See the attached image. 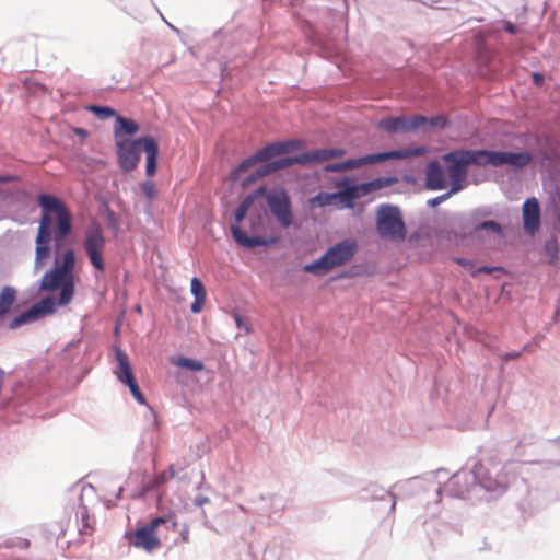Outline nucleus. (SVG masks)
Returning <instances> with one entry per match:
<instances>
[{
	"label": "nucleus",
	"instance_id": "1",
	"mask_svg": "<svg viewBox=\"0 0 560 560\" xmlns=\"http://www.w3.org/2000/svg\"><path fill=\"white\" fill-rule=\"evenodd\" d=\"M304 142L301 140H288L283 142H273L270 143L262 149L258 150L254 155L244 160L230 175L232 182H241L243 187L249 185L250 183L265 177L273 172L279 170H283L293 164H312V163H320L328 161L330 159L342 156L346 151L343 149H317L314 151L305 152L299 154L293 158H282L276 161H272L259 168L255 172L248 174L243 177V175L248 172V170L259 162H266L271 160L275 156L290 153L295 150L302 149Z\"/></svg>",
	"mask_w": 560,
	"mask_h": 560
},
{
	"label": "nucleus",
	"instance_id": "2",
	"mask_svg": "<svg viewBox=\"0 0 560 560\" xmlns=\"http://www.w3.org/2000/svg\"><path fill=\"white\" fill-rule=\"evenodd\" d=\"M37 203L40 208L39 225L36 234L35 268H42L50 256V242L56 246L72 233V213L60 198L39 194Z\"/></svg>",
	"mask_w": 560,
	"mask_h": 560
},
{
	"label": "nucleus",
	"instance_id": "3",
	"mask_svg": "<svg viewBox=\"0 0 560 560\" xmlns=\"http://www.w3.org/2000/svg\"><path fill=\"white\" fill-rule=\"evenodd\" d=\"M75 254L71 248L66 249L61 255V262L46 271L40 280L39 290L52 292L60 288L58 300L59 305H68L74 295Z\"/></svg>",
	"mask_w": 560,
	"mask_h": 560
},
{
	"label": "nucleus",
	"instance_id": "4",
	"mask_svg": "<svg viewBox=\"0 0 560 560\" xmlns=\"http://www.w3.org/2000/svg\"><path fill=\"white\" fill-rule=\"evenodd\" d=\"M116 147L119 166L125 172H131L138 166L142 147L147 154L145 173L150 177L155 174L159 145L152 137H142L137 140H117Z\"/></svg>",
	"mask_w": 560,
	"mask_h": 560
},
{
	"label": "nucleus",
	"instance_id": "5",
	"mask_svg": "<svg viewBox=\"0 0 560 560\" xmlns=\"http://www.w3.org/2000/svg\"><path fill=\"white\" fill-rule=\"evenodd\" d=\"M358 244L353 238H346L329 247L317 260L304 266V271L314 275H326L332 269L349 262L355 255Z\"/></svg>",
	"mask_w": 560,
	"mask_h": 560
},
{
	"label": "nucleus",
	"instance_id": "6",
	"mask_svg": "<svg viewBox=\"0 0 560 560\" xmlns=\"http://www.w3.org/2000/svg\"><path fill=\"white\" fill-rule=\"evenodd\" d=\"M442 160L447 165V174L452 183L451 192H457L463 188L470 164L485 166L482 150H457L444 154Z\"/></svg>",
	"mask_w": 560,
	"mask_h": 560
},
{
	"label": "nucleus",
	"instance_id": "7",
	"mask_svg": "<svg viewBox=\"0 0 560 560\" xmlns=\"http://www.w3.org/2000/svg\"><path fill=\"white\" fill-rule=\"evenodd\" d=\"M376 229L382 238L392 242H402L407 236L405 222L396 206L381 205L377 208Z\"/></svg>",
	"mask_w": 560,
	"mask_h": 560
},
{
	"label": "nucleus",
	"instance_id": "8",
	"mask_svg": "<svg viewBox=\"0 0 560 560\" xmlns=\"http://www.w3.org/2000/svg\"><path fill=\"white\" fill-rule=\"evenodd\" d=\"M172 522V527L175 529L177 521L174 514L165 516H159L150 521L144 526L137 528L133 532L127 533L126 538L128 542L138 549H143L147 552H152L161 546V540L156 534L158 528L167 523Z\"/></svg>",
	"mask_w": 560,
	"mask_h": 560
},
{
	"label": "nucleus",
	"instance_id": "9",
	"mask_svg": "<svg viewBox=\"0 0 560 560\" xmlns=\"http://www.w3.org/2000/svg\"><path fill=\"white\" fill-rule=\"evenodd\" d=\"M397 182L396 178L393 177H378L371 182L358 184V185H348L347 182L338 184V187L342 188L341 190L335 192L337 200H339L343 206L348 209H352L354 207L353 201L355 199L365 197L371 195L377 190L389 187Z\"/></svg>",
	"mask_w": 560,
	"mask_h": 560
},
{
	"label": "nucleus",
	"instance_id": "10",
	"mask_svg": "<svg viewBox=\"0 0 560 560\" xmlns=\"http://www.w3.org/2000/svg\"><path fill=\"white\" fill-rule=\"evenodd\" d=\"M257 196H264L266 202L276 218L277 222L284 229H288L293 223L292 202L289 194L283 188H276L266 190L260 187L256 190Z\"/></svg>",
	"mask_w": 560,
	"mask_h": 560
},
{
	"label": "nucleus",
	"instance_id": "11",
	"mask_svg": "<svg viewBox=\"0 0 560 560\" xmlns=\"http://www.w3.org/2000/svg\"><path fill=\"white\" fill-rule=\"evenodd\" d=\"M424 148H417L411 153L406 151H389L385 153L368 154L358 159H349L343 162L328 164L325 167L327 172H342L347 170L359 168L363 165L375 164L389 159H402L409 155H420L424 153Z\"/></svg>",
	"mask_w": 560,
	"mask_h": 560
},
{
	"label": "nucleus",
	"instance_id": "12",
	"mask_svg": "<svg viewBox=\"0 0 560 560\" xmlns=\"http://www.w3.org/2000/svg\"><path fill=\"white\" fill-rule=\"evenodd\" d=\"M105 247L106 238L103 229L98 223L91 224L84 233L83 248L91 265L101 272L105 270Z\"/></svg>",
	"mask_w": 560,
	"mask_h": 560
},
{
	"label": "nucleus",
	"instance_id": "13",
	"mask_svg": "<svg viewBox=\"0 0 560 560\" xmlns=\"http://www.w3.org/2000/svg\"><path fill=\"white\" fill-rule=\"evenodd\" d=\"M257 197L256 191L253 195H248L244 200L240 203L235 211V223L231 226V233L234 241L242 247L245 248H254L256 246H265L268 242L259 236H248L246 233L242 231L240 228V223L246 217L249 208L252 207L254 199Z\"/></svg>",
	"mask_w": 560,
	"mask_h": 560
},
{
	"label": "nucleus",
	"instance_id": "14",
	"mask_svg": "<svg viewBox=\"0 0 560 560\" xmlns=\"http://www.w3.org/2000/svg\"><path fill=\"white\" fill-rule=\"evenodd\" d=\"M116 360L118 362V371H116L117 378L125 385H127L130 389V393L135 397V399L141 404L145 405V397L141 393L137 380L131 370L129 358L125 351L120 348H115Z\"/></svg>",
	"mask_w": 560,
	"mask_h": 560
},
{
	"label": "nucleus",
	"instance_id": "15",
	"mask_svg": "<svg viewBox=\"0 0 560 560\" xmlns=\"http://www.w3.org/2000/svg\"><path fill=\"white\" fill-rule=\"evenodd\" d=\"M486 165L502 166L511 165L517 168L528 165L533 156L529 152H500L482 150Z\"/></svg>",
	"mask_w": 560,
	"mask_h": 560
},
{
	"label": "nucleus",
	"instance_id": "16",
	"mask_svg": "<svg viewBox=\"0 0 560 560\" xmlns=\"http://www.w3.org/2000/svg\"><path fill=\"white\" fill-rule=\"evenodd\" d=\"M56 311V302L52 298L47 296L44 298L38 303L34 304L31 308L27 311L21 313L16 317H14L10 324L9 327L11 329H15L24 324L35 322L46 315L54 314Z\"/></svg>",
	"mask_w": 560,
	"mask_h": 560
},
{
	"label": "nucleus",
	"instance_id": "17",
	"mask_svg": "<svg viewBox=\"0 0 560 560\" xmlns=\"http://www.w3.org/2000/svg\"><path fill=\"white\" fill-rule=\"evenodd\" d=\"M427 117L424 116H413V117H389L380 120L378 128L385 130L389 133L394 132H406V131H415L427 122Z\"/></svg>",
	"mask_w": 560,
	"mask_h": 560
},
{
	"label": "nucleus",
	"instance_id": "18",
	"mask_svg": "<svg viewBox=\"0 0 560 560\" xmlns=\"http://www.w3.org/2000/svg\"><path fill=\"white\" fill-rule=\"evenodd\" d=\"M524 231L534 236L540 228V206L536 198H528L523 205Z\"/></svg>",
	"mask_w": 560,
	"mask_h": 560
},
{
	"label": "nucleus",
	"instance_id": "19",
	"mask_svg": "<svg viewBox=\"0 0 560 560\" xmlns=\"http://www.w3.org/2000/svg\"><path fill=\"white\" fill-rule=\"evenodd\" d=\"M75 527L81 541H84L86 537H91L95 532V520L90 515L84 504L80 505L75 513Z\"/></svg>",
	"mask_w": 560,
	"mask_h": 560
},
{
	"label": "nucleus",
	"instance_id": "20",
	"mask_svg": "<svg viewBox=\"0 0 560 560\" xmlns=\"http://www.w3.org/2000/svg\"><path fill=\"white\" fill-rule=\"evenodd\" d=\"M425 184L430 189L445 188L444 171L438 161H432L427 166Z\"/></svg>",
	"mask_w": 560,
	"mask_h": 560
},
{
	"label": "nucleus",
	"instance_id": "21",
	"mask_svg": "<svg viewBox=\"0 0 560 560\" xmlns=\"http://www.w3.org/2000/svg\"><path fill=\"white\" fill-rule=\"evenodd\" d=\"M139 131V125L129 118L116 116L114 133L117 140H121L122 136H133Z\"/></svg>",
	"mask_w": 560,
	"mask_h": 560
},
{
	"label": "nucleus",
	"instance_id": "22",
	"mask_svg": "<svg viewBox=\"0 0 560 560\" xmlns=\"http://www.w3.org/2000/svg\"><path fill=\"white\" fill-rule=\"evenodd\" d=\"M190 290L195 296V301L190 306L191 312L195 314L200 313L206 302V290L200 279L197 277L191 279Z\"/></svg>",
	"mask_w": 560,
	"mask_h": 560
},
{
	"label": "nucleus",
	"instance_id": "23",
	"mask_svg": "<svg viewBox=\"0 0 560 560\" xmlns=\"http://www.w3.org/2000/svg\"><path fill=\"white\" fill-rule=\"evenodd\" d=\"M16 300V291L12 287H4L0 292V318L4 317Z\"/></svg>",
	"mask_w": 560,
	"mask_h": 560
},
{
	"label": "nucleus",
	"instance_id": "24",
	"mask_svg": "<svg viewBox=\"0 0 560 560\" xmlns=\"http://www.w3.org/2000/svg\"><path fill=\"white\" fill-rule=\"evenodd\" d=\"M544 253L549 257V262L556 265L559 260V245L556 237L547 240L544 244Z\"/></svg>",
	"mask_w": 560,
	"mask_h": 560
},
{
	"label": "nucleus",
	"instance_id": "25",
	"mask_svg": "<svg viewBox=\"0 0 560 560\" xmlns=\"http://www.w3.org/2000/svg\"><path fill=\"white\" fill-rule=\"evenodd\" d=\"M172 362L177 366H180L183 369H187L190 371H201L205 368L202 362L195 360V359L186 358V357H178L177 359L173 360Z\"/></svg>",
	"mask_w": 560,
	"mask_h": 560
},
{
	"label": "nucleus",
	"instance_id": "26",
	"mask_svg": "<svg viewBox=\"0 0 560 560\" xmlns=\"http://www.w3.org/2000/svg\"><path fill=\"white\" fill-rule=\"evenodd\" d=\"M175 476H176L175 466L173 464H171L166 470L161 471L160 474H158L154 477L151 487L158 488V487L162 486L163 483L167 482L168 480L173 479Z\"/></svg>",
	"mask_w": 560,
	"mask_h": 560
},
{
	"label": "nucleus",
	"instance_id": "27",
	"mask_svg": "<svg viewBox=\"0 0 560 560\" xmlns=\"http://www.w3.org/2000/svg\"><path fill=\"white\" fill-rule=\"evenodd\" d=\"M310 202L314 206L318 207H326L330 205H335L337 202V198L335 196V192H319L315 197H313Z\"/></svg>",
	"mask_w": 560,
	"mask_h": 560
},
{
	"label": "nucleus",
	"instance_id": "28",
	"mask_svg": "<svg viewBox=\"0 0 560 560\" xmlns=\"http://www.w3.org/2000/svg\"><path fill=\"white\" fill-rule=\"evenodd\" d=\"M86 109L101 119H107L109 117L116 116V112L108 106L91 105L86 107Z\"/></svg>",
	"mask_w": 560,
	"mask_h": 560
},
{
	"label": "nucleus",
	"instance_id": "29",
	"mask_svg": "<svg viewBox=\"0 0 560 560\" xmlns=\"http://www.w3.org/2000/svg\"><path fill=\"white\" fill-rule=\"evenodd\" d=\"M141 189L149 200H153L156 197L155 185L152 180L143 182L141 184Z\"/></svg>",
	"mask_w": 560,
	"mask_h": 560
},
{
	"label": "nucleus",
	"instance_id": "30",
	"mask_svg": "<svg viewBox=\"0 0 560 560\" xmlns=\"http://www.w3.org/2000/svg\"><path fill=\"white\" fill-rule=\"evenodd\" d=\"M234 320L238 329H244L246 334L252 331L249 323L238 313H234Z\"/></svg>",
	"mask_w": 560,
	"mask_h": 560
},
{
	"label": "nucleus",
	"instance_id": "31",
	"mask_svg": "<svg viewBox=\"0 0 560 560\" xmlns=\"http://www.w3.org/2000/svg\"><path fill=\"white\" fill-rule=\"evenodd\" d=\"M427 119H428L427 122L422 127H424L425 125H430L431 127L443 128L447 124V119L442 115H439V116H435L432 118H427Z\"/></svg>",
	"mask_w": 560,
	"mask_h": 560
},
{
	"label": "nucleus",
	"instance_id": "32",
	"mask_svg": "<svg viewBox=\"0 0 560 560\" xmlns=\"http://www.w3.org/2000/svg\"><path fill=\"white\" fill-rule=\"evenodd\" d=\"M479 229L480 230H491L492 232L501 235L502 234V228L499 223L494 222V221H483L480 225H479Z\"/></svg>",
	"mask_w": 560,
	"mask_h": 560
},
{
	"label": "nucleus",
	"instance_id": "33",
	"mask_svg": "<svg viewBox=\"0 0 560 560\" xmlns=\"http://www.w3.org/2000/svg\"><path fill=\"white\" fill-rule=\"evenodd\" d=\"M452 194L453 192H451V190H450L448 192H446L444 195H441V196H439V197H436L434 199H430L428 201V205L431 206V207H434V206L439 205L440 202L446 200Z\"/></svg>",
	"mask_w": 560,
	"mask_h": 560
},
{
	"label": "nucleus",
	"instance_id": "34",
	"mask_svg": "<svg viewBox=\"0 0 560 560\" xmlns=\"http://www.w3.org/2000/svg\"><path fill=\"white\" fill-rule=\"evenodd\" d=\"M179 535L183 542H189V526L187 524L183 525L182 529L179 530Z\"/></svg>",
	"mask_w": 560,
	"mask_h": 560
},
{
	"label": "nucleus",
	"instance_id": "35",
	"mask_svg": "<svg viewBox=\"0 0 560 560\" xmlns=\"http://www.w3.org/2000/svg\"><path fill=\"white\" fill-rule=\"evenodd\" d=\"M494 269H495V268H493V267L482 266V267H480V268H478V269H472V271H471V276H472V277H476V276H477L478 273H480V272H483V273H488V275H490V273H492V271H493Z\"/></svg>",
	"mask_w": 560,
	"mask_h": 560
},
{
	"label": "nucleus",
	"instance_id": "36",
	"mask_svg": "<svg viewBox=\"0 0 560 560\" xmlns=\"http://www.w3.org/2000/svg\"><path fill=\"white\" fill-rule=\"evenodd\" d=\"M458 265H460L462 267L466 268V269H469L472 271L474 269V264L472 261L468 260V259H465V258H455L454 259Z\"/></svg>",
	"mask_w": 560,
	"mask_h": 560
},
{
	"label": "nucleus",
	"instance_id": "37",
	"mask_svg": "<svg viewBox=\"0 0 560 560\" xmlns=\"http://www.w3.org/2000/svg\"><path fill=\"white\" fill-rule=\"evenodd\" d=\"M533 81L536 85L540 86L544 84L545 78L540 73H533Z\"/></svg>",
	"mask_w": 560,
	"mask_h": 560
},
{
	"label": "nucleus",
	"instance_id": "38",
	"mask_svg": "<svg viewBox=\"0 0 560 560\" xmlns=\"http://www.w3.org/2000/svg\"><path fill=\"white\" fill-rule=\"evenodd\" d=\"M520 357V352H511L502 355L503 360H514Z\"/></svg>",
	"mask_w": 560,
	"mask_h": 560
},
{
	"label": "nucleus",
	"instance_id": "39",
	"mask_svg": "<svg viewBox=\"0 0 560 560\" xmlns=\"http://www.w3.org/2000/svg\"><path fill=\"white\" fill-rule=\"evenodd\" d=\"M12 180V177L10 176H0V183H7Z\"/></svg>",
	"mask_w": 560,
	"mask_h": 560
},
{
	"label": "nucleus",
	"instance_id": "40",
	"mask_svg": "<svg viewBox=\"0 0 560 560\" xmlns=\"http://www.w3.org/2000/svg\"><path fill=\"white\" fill-rule=\"evenodd\" d=\"M505 30H506L509 33H512V34H514V33H515V27H514L513 25H511V24H509V25L505 27Z\"/></svg>",
	"mask_w": 560,
	"mask_h": 560
},
{
	"label": "nucleus",
	"instance_id": "41",
	"mask_svg": "<svg viewBox=\"0 0 560 560\" xmlns=\"http://www.w3.org/2000/svg\"><path fill=\"white\" fill-rule=\"evenodd\" d=\"M69 530H70V528H69V525H68L65 529L61 530V535L65 537L68 534Z\"/></svg>",
	"mask_w": 560,
	"mask_h": 560
},
{
	"label": "nucleus",
	"instance_id": "42",
	"mask_svg": "<svg viewBox=\"0 0 560 560\" xmlns=\"http://www.w3.org/2000/svg\"><path fill=\"white\" fill-rule=\"evenodd\" d=\"M457 479H458V476H457V475L453 476V478H452V480H453V481H455V480H457Z\"/></svg>",
	"mask_w": 560,
	"mask_h": 560
}]
</instances>
